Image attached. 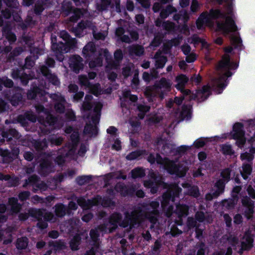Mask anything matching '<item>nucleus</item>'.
Wrapping results in <instances>:
<instances>
[{
    "mask_svg": "<svg viewBox=\"0 0 255 255\" xmlns=\"http://www.w3.org/2000/svg\"><path fill=\"white\" fill-rule=\"evenodd\" d=\"M83 58L79 55H73L69 59V67L75 73L78 74L84 68Z\"/></svg>",
    "mask_w": 255,
    "mask_h": 255,
    "instance_id": "obj_13",
    "label": "nucleus"
},
{
    "mask_svg": "<svg viewBox=\"0 0 255 255\" xmlns=\"http://www.w3.org/2000/svg\"><path fill=\"white\" fill-rule=\"evenodd\" d=\"M2 34L7 40L9 44H13L16 40V37L14 33L12 32L10 24H6L2 28Z\"/></svg>",
    "mask_w": 255,
    "mask_h": 255,
    "instance_id": "obj_16",
    "label": "nucleus"
},
{
    "mask_svg": "<svg viewBox=\"0 0 255 255\" xmlns=\"http://www.w3.org/2000/svg\"><path fill=\"white\" fill-rule=\"evenodd\" d=\"M224 180H218L215 183V186L216 190L215 191V196H219L225 191L226 183Z\"/></svg>",
    "mask_w": 255,
    "mask_h": 255,
    "instance_id": "obj_45",
    "label": "nucleus"
},
{
    "mask_svg": "<svg viewBox=\"0 0 255 255\" xmlns=\"http://www.w3.org/2000/svg\"><path fill=\"white\" fill-rule=\"evenodd\" d=\"M218 67L219 68L225 71L223 76L218 79V88L220 91L219 92V93H221L227 86L226 83V79L231 77L233 75L231 70L237 69L239 67V64L237 63L231 62L230 56L226 55L222 57L221 61L219 63Z\"/></svg>",
    "mask_w": 255,
    "mask_h": 255,
    "instance_id": "obj_3",
    "label": "nucleus"
},
{
    "mask_svg": "<svg viewBox=\"0 0 255 255\" xmlns=\"http://www.w3.org/2000/svg\"><path fill=\"white\" fill-rule=\"evenodd\" d=\"M51 50L56 56V59L60 62H62L64 58V55L65 54V52L63 51L64 47L63 42L61 41L58 42L56 36L51 35Z\"/></svg>",
    "mask_w": 255,
    "mask_h": 255,
    "instance_id": "obj_8",
    "label": "nucleus"
},
{
    "mask_svg": "<svg viewBox=\"0 0 255 255\" xmlns=\"http://www.w3.org/2000/svg\"><path fill=\"white\" fill-rule=\"evenodd\" d=\"M175 81L177 84H175V88L177 90H182L185 88L186 84L189 81V78L183 74H180L175 77Z\"/></svg>",
    "mask_w": 255,
    "mask_h": 255,
    "instance_id": "obj_24",
    "label": "nucleus"
},
{
    "mask_svg": "<svg viewBox=\"0 0 255 255\" xmlns=\"http://www.w3.org/2000/svg\"><path fill=\"white\" fill-rule=\"evenodd\" d=\"M19 42L21 44L30 47L34 44V38L32 36L23 33L19 39Z\"/></svg>",
    "mask_w": 255,
    "mask_h": 255,
    "instance_id": "obj_35",
    "label": "nucleus"
},
{
    "mask_svg": "<svg viewBox=\"0 0 255 255\" xmlns=\"http://www.w3.org/2000/svg\"><path fill=\"white\" fill-rule=\"evenodd\" d=\"M28 243V238L26 237H22L16 240L15 246L16 249L19 250H25L27 248Z\"/></svg>",
    "mask_w": 255,
    "mask_h": 255,
    "instance_id": "obj_38",
    "label": "nucleus"
},
{
    "mask_svg": "<svg viewBox=\"0 0 255 255\" xmlns=\"http://www.w3.org/2000/svg\"><path fill=\"white\" fill-rule=\"evenodd\" d=\"M130 53L135 55L136 56H141L144 54L143 47L140 45L136 44L132 46L129 49Z\"/></svg>",
    "mask_w": 255,
    "mask_h": 255,
    "instance_id": "obj_47",
    "label": "nucleus"
},
{
    "mask_svg": "<svg viewBox=\"0 0 255 255\" xmlns=\"http://www.w3.org/2000/svg\"><path fill=\"white\" fill-rule=\"evenodd\" d=\"M49 247H52L55 252L62 251L66 248L65 243L62 240H50L48 243Z\"/></svg>",
    "mask_w": 255,
    "mask_h": 255,
    "instance_id": "obj_29",
    "label": "nucleus"
},
{
    "mask_svg": "<svg viewBox=\"0 0 255 255\" xmlns=\"http://www.w3.org/2000/svg\"><path fill=\"white\" fill-rule=\"evenodd\" d=\"M171 84L168 80L165 78H161L158 81H156L152 86H147L145 89L144 95L148 100H152L156 96V91L162 89L170 90Z\"/></svg>",
    "mask_w": 255,
    "mask_h": 255,
    "instance_id": "obj_6",
    "label": "nucleus"
},
{
    "mask_svg": "<svg viewBox=\"0 0 255 255\" xmlns=\"http://www.w3.org/2000/svg\"><path fill=\"white\" fill-rule=\"evenodd\" d=\"M52 155L51 152H41L35 159V162L38 163L37 172L41 176L46 177L53 171Z\"/></svg>",
    "mask_w": 255,
    "mask_h": 255,
    "instance_id": "obj_4",
    "label": "nucleus"
},
{
    "mask_svg": "<svg viewBox=\"0 0 255 255\" xmlns=\"http://www.w3.org/2000/svg\"><path fill=\"white\" fill-rule=\"evenodd\" d=\"M48 141L50 144V146H60L63 141V137L52 135L48 137Z\"/></svg>",
    "mask_w": 255,
    "mask_h": 255,
    "instance_id": "obj_46",
    "label": "nucleus"
},
{
    "mask_svg": "<svg viewBox=\"0 0 255 255\" xmlns=\"http://www.w3.org/2000/svg\"><path fill=\"white\" fill-rule=\"evenodd\" d=\"M96 51V48L95 44L92 42H90L84 47L82 50V54L83 56L86 58L87 60H89L92 58Z\"/></svg>",
    "mask_w": 255,
    "mask_h": 255,
    "instance_id": "obj_18",
    "label": "nucleus"
},
{
    "mask_svg": "<svg viewBox=\"0 0 255 255\" xmlns=\"http://www.w3.org/2000/svg\"><path fill=\"white\" fill-rule=\"evenodd\" d=\"M191 107L188 105H183L181 114L182 116L189 118L191 117Z\"/></svg>",
    "mask_w": 255,
    "mask_h": 255,
    "instance_id": "obj_57",
    "label": "nucleus"
},
{
    "mask_svg": "<svg viewBox=\"0 0 255 255\" xmlns=\"http://www.w3.org/2000/svg\"><path fill=\"white\" fill-rule=\"evenodd\" d=\"M164 37V34L162 33H157L150 45L154 47L159 46L162 42V39Z\"/></svg>",
    "mask_w": 255,
    "mask_h": 255,
    "instance_id": "obj_48",
    "label": "nucleus"
},
{
    "mask_svg": "<svg viewBox=\"0 0 255 255\" xmlns=\"http://www.w3.org/2000/svg\"><path fill=\"white\" fill-rule=\"evenodd\" d=\"M84 132L85 134L96 136L98 134V127L89 122L85 125Z\"/></svg>",
    "mask_w": 255,
    "mask_h": 255,
    "instance_id": "obj_39",
    "label": "nucleus"
},
{
    "mask_svg": "<svg viewBox=\"0 0 255 255\" xmlns=\"http://www.w3.org/2000/svg\"><path fill=\"white\" fill-rule=\"evenodd\" d=\"M141 217V211L136 210H134L131 212L126 211L124 213L123 220L121 213L115 212L109 217L108 222L99 225L98 228L100 231L106 232L109 230L111 233L118 228V224L124 228L128 227L129 225L134 227L140 223Z\"/></svg>",
    "mask_w": 255,
    "mask_h": 255,
    "instance_id": "obj_2",
    "label": "nucleus"
},
{
    "mask_svg": "<svg viewBox=\"0 0 255 255\" xmlns=\"http://www.w3.org/2000/svg\"><path fill=\"white\" fill-rule=\"evenodd\" d=\"M176 8L171 5L166 6L165 9H161L159 13L160 18L165 19L171 13L176 12Z\"/></svg>",
    "mask_w": 255,
    "mask_h": 255,
    "instance_id": "obj_36",
    "label": "nucleus"
},
{
    "mask_svg": "<svg viewBox=\"0 0 255 255\" xmlns=\"http://www.w3.org/2000/svg\"><path fill=\"white\" fill-rule=\"evenodd\" d=\"M181 191L182 189L180 187L176 186L171 190H168L166 193L167 194L170 195V197L174 201L175 198L179 197Z\"/></svg>",
    "mask_w": 255,
    "mask_h": 255,
    "instance_id": "obj_53",
    "label": "nucleus"
},
{
    "mask_svg": "<svg viewBox=\"0 0 255 255\" xmlns=\"http://www.w3.org/2000/svg\"><path fill=\"white\" fill-rule=\"evenodd\" d=\"M178 91H180L181 92V93H182L183 96L182 97H184V96H189V99L190 100H195L196 98V94H194L193 93H192V91H191V90H189V89H185V88H183V89L182 90H177Z\"/></svg>",
    "mask_w": 255,
    "mask_h": 255,
    "instance_id": "obj_59",
    "label": "nucleus"
},
{
    "mask_svg": "<svg viewBox=\"0 0 255 255\" xmlns=\"http://www.w3.org/2000/svg\"><path fill=\"white\" fill-rule=\"evenodd\" d=\"M219 18L225 19L226 22H218L217 27L219 31L228 34L231 31L235 32L238 30V26L234 20L219 9L211 8L209 12L204 11L199 15L196 20V26L198 29H201L205 23H209L211 20H217Z\"/></svg>",
    "mask_w": 255,
    "mask_h": 255,
    "instance_id": "obj_1",
    "label": "nucleus"
},
{
    "mask_svg": "<svg viewBox=\"0 0 255 255\" xmlns=\"http://www.w3.org/2000/svg\"><path fill=\"white\" fill-rule=\"evenodd\" d=\"M221 151L224 155H231L234 153L232 147L230 144H222L221 146Z\"/></svg>",
    "mask_w": 255,
    "mask_h": 255,
    "instance_id": "obj_58",
    "label": "nucleus"
},
{
    "mask_svg": "<svg viewBox=\"0 0 255 255\" xmlns=\"http://www.w3.org/2000/svg\"><path fill=\"white\" fill-rule=\"evenodd\" d=\"M146 152L145 149H137L134 151L130 152L126 156V159L129 161H132V160H135L141 155L144 154Z\"/></svg>",
    "mask_w": 255,
    "mask_h": 255,
    "instance_id": "obj_41",
    "label": "nucleus"
},
{
    "mask_svg": "<svg viewBox=\"0 0 255 255\" xmlns=\"http://www.w3.org/2000/svg\"><path fill=\"white\" fill-rule=\"evenodd\" d=\"M7 97L10 103L13 106H17L23 102V90L16 87L11 91L9 94L7 95Z\"/></svg>",
    "mask_w": 255,
    "mask_h": 255,
    "instance_id": "obj_12",
    "label": "nucleus"
},
{
    "mask_svg": "<svg viewBox=\"0 0 255 255\" xmlns=\"http://www.w3.org/2000/svg\"><path fill=\"white\" fill-rule=\"evenodd\" d=\"M54 212L58 218H63L67 213V206L63 203H57L54 206Z\"/></svg>",
    "mask_w": 255,
    "mask_h": 255,
    "instance_id": "obj_27",
    "label": "nucleus"
},
{
    "mask_svg": "<svg viewBox=\"0 0 255 255\" xmlns=\"http://www.w3.org/2000/svg\"><path fill=\"white\" fill-rule=\"evenodd\" d=\"M239 201V196L237 194H232L231 198L225 199L222 201V206L228 210L234 209Z\"/></svg>",
    "mask_w": 255,
    "mask_h": 255,
    "instance_id": "obj_20",
    "label": "nucleus"
},
{
    "mask_svg": "<svg viewBox=\"0 0 255 255\" xmlns=\"http://www.w3.org/2000/svg\"><path fill=\"white\" fill-rule=\"evenodd\" d=\"M82 241L81 235L76 234L69 242L70 247L72 251H76L79 250V245Z\"/></svg>",
    "mask_w": 255,
    "mask_h": 255,
    "instance_id": "obj_28",
    "label": "nucleus"
},
{
    "mask_svg": "<svg viewBox=\"0 0 255 255\" xmlns=\"http://www.w3.org/2000/svg\"><path fill=\"white\" fill-rule=\"evenodd\" d=\"M189 208L188 205L184 204H180L176 205L175 210L174 212L177 215L179 218H183L186 217L189 214Z\"/></svg>",
    "mask_w": 255,
    "mask_h": 255,
    "instance_id": "obj_26",
    "label": "nucleus"
},
{
    "mask_svg": "<svg viewBox=\"0 0 255 255\" xmlns=\"http://www.w3.org/2000/svg\"><path fill=\"white\" fill-rule=\"evenodd\" d=\"M61 11L64 16H68L72 14L69 17V21L75 22L80 19L83 15L82 10L80 8L74 7L71 1H64L61 4Z\"/></svg>",
    "mask_w": 255,
    "mask_h": 255,
    "instance_id": "obj_5",
    "label": "nucleus"
},
{
    "mask_svg": "<svg viewBox=\"0 0 255 255\" xmlns=\"http://www.w3.org/2000/svg\"><path fill=\"white\" fill-rule=\"evenodd\" d=\"M14 85L13 81L11 79L8 78L6 76H3L0 78V91H1L3 87L7 88H11Z\"/></svg>",
    "mask_w": 255,
    "mask_h": 255,
    "instance_id": "obj_44",
    "label": "nucleus"
},
{
    "mask_svg": "<svg viewBox=\"0 0 255 255\" xmlns=\"http://www.w3.org/2000/svg\"><path fill=\"white\" fill-rule=\"evenodd\" d=\"M93 25L92 22L88 20H82L79 22L76 26L73 28V31L76 37H81L83 36V30L86 28H90Z\"/></svg>",
    "mask_w": 255,
    "mask_h": 255,
    "instance_id": "obj_15",
    "label": "nucleus"
},
{
    "mask_svg": "<svg viewBox=\"0 0 255 255\" xmlns=\"http://www.w3.org/2000/svg\"><path fill=\"white\" fill-rule=\"evenodd\" d=\"M18 154V150L17 149L14 150L12 152L8 149H3L0 148V156L3 158V161L9 162L12 161L13 156H17Z\"/></svg>",
    "mask_w": 255,
    "mask_h": 255,
    "instance_id": "obj_21",
    "label": "nucleus"
},
{
    "mask_svg": "<svg viewBox=\"0 0 255 255\" xmlns=\"http://www.w3.org/2000/svg\"><path fill=\"white\" fill-rule=\"evenodd\" d=\"M46 3V2H42L40 0L37 1L34 5V13L37 15H41L42 12L45 9L44 5Z\"/></svg>",
    "mask_w": 255,
    "mask_h": 255,
    "instance_id": "obj_50",
    "label": "nucleus"
},
{
    "mask_svg": "<svg viewBox=\"0 0 255 255\" xmlns=\"http://www.w3.org/2000/svg\"><path fill=\"white\" fill-rule=\"evenodd\" d=\"M244 125L241 123H236L233 126V132H231L232 138L236 140V145L240 148L244 147L246 138L245 136Z\"/></svg>",
    "mask_w": 255,
    "mask_h": 255,
    "instance_id": "obj_7",
    "label": "nucleus"
},
{
    "mask_svg": "<svg viewBox=\"0 0 255 255\" xmlns=\"http://www.w3.org/2000/svg\"><path fill=\"white\" fill-rule=\"evenodd\" d=\"M66 103H55L54 105V109L56 113L59 114H63L65 110V104Z\"/></svg>",
    "mask_w": 255,
    "mask_h": 255,
    "instance_id": "obj_60",
    "label": "nucleus"
},
{
    "mask_svg": "<svg viewBox=\"0 0 255 255\" xmlns=\"http://www.w3.org/2000/svg\"><path fill=\"white\" fill-rule=\"evenodd\" d=\"M41 74L48 80L49 83L55 86H59L60 82L57 75L52 74L51 70L46 66H41L39 68Z\"/></svg>",
    "mask_w": 255,
    "mask_h": 255,
    "instance_id": "obj_14",
    "label": "nucleus"
},
{
    "mask_svg": "<svg viewBox=\"0 0 255 255\" xmlns=\"http://www.w3.org/2000/svg\"><path fill=\"white\" fill-rule=\"evenodd\" d=\"M242 168V170H240L242 177L245 180H248L253 172L252 163H243Z\"/></svg>",
    "mask_w": 255,
    "mask_h": 255,
    "instance_id": "obj_23",
    "label": "nucleus"
},
{
    "mask_svg": "<svg viewBox=\"0 0 255 255\" xmlns=\"http://www.w3.org/2000/svg\"><path fill=\"white\" fill-rule=\"evenodd\" d=\"M242 205L245 207L244 216L248 220L252 219L254 213L255 201L247 195L243 197L241 200Z\"/></svg>",
    "mask_w": 255,
    "mask_h": 255,
    "instance_id": "obj_10",
    "label": "nucleus"
},
{
    "mask_svg": "<svg viewBox=\"0 0 255 255\" xmlns=\"http://www.w3.org/2000/svg\"><path fill=\"white\" fill-rule=\"evenodd\" d=\"M70 149L68 150L66 146L62 147L58 150V155L56 157L55 162L59 165L62 166L65 162V158L69 156Z\"/></svg>",
    "mask_w": 255,
    "mask_h": 255,
    "instance_id": "obj_19",
    "label": "nucleus"
},
{
    "mask_svg": "<svg viewBox=\"0 0 255 255\" xmlns=\"http://www.w3.org/2000/svg\"><path fill=\"white\" fill-rule=\"evenodd\" d=\"M79 83L81 86H84L91 89L96 90L98 88V85L90 82L89 79L85 75H81L79 76Z\"/></svg>",
    "mask_w": 255,
    "mask_h": 255,
    "instance_id": "obj_30",
    "label": "nucleus"
},
{
    "mask_svg": "<svg viewBox=\"0 0 255 255\" xmlns=\"http://www.w3.org/2000/svg\"><path fill=\"white\" fill-rule=\"evenodd\" d=\"M150 107L148 105L139 104L137 106V110L138 111L137 117L139 119L142 120L144 118L145 114L148 112Z\"/></svg>",
    "mask_w": 255,
    "mask_h": 255,
    "instance_id": "obj_43",
    "label": "nucleus"
},
{
    "mask_svg": "<svg viewBox=\"0 0 255 255\" xmlns=\"http://www.w3.org/2000/svg\"><path fill=\"white\" fill-rule=\"evenodd\" d=\"M33 146L36 151H40L47 148V141L45 138L42 140L35 139L33 142Z\"/></svg>",
    "mask_w": 255,
    "mask_h": 255,
    "instance_id": "obj_33",
    "label": "nucleus"
},
{
    "mask_svg": "<svg viewBox=\"0 0 255 255\" xmlns=\"http://www.w3.org/2000/svg\"><path fill=\"white\" fill-rule=\"evenodd\" d=\"M44 95V91L38 87H34L27 91V98L28 100H34L37 97L41 98Z\"/></svg>",
    "mask_w": 255,
    "mask_h": 255,
    "instance_id": "obj_25",
    "label": "nucleus"
},
{
    "mask_svg": "<svg viewBox=\"0 0 255 255\" xmlns=\"http://www.w3.org/2000/svg\"><path fill=\"white\" fill-rule=\"evenodd\" d=\"M231 170L229 168L223 169L221 172V177L222 179L219 180H224L225 182L228 183L231 180Z\"/></svg>",
    "mask_w": 255,
    "mask_h": 255,
    "instance_id": "obj_56",
    "label": "nucleus"
},
{
    "mask_svg": "<svg viewBox=\"0 0 255 255\" xmlns=\"http://www.w3.org/2000/svg\"><path fill=\"white\" fill-rule=\"evenodd\" d=\"M93 179V176L91 175H83L78 176L76 179L75 181L76 183L80 186L84 185L86 184H88Z\"/></svg>",
    "mask_w": 255,
    "mask_h": 255,
    "instance_id": "obj_40",
    "label": "nucleus"
},
{
    "mask_svg": "<svg viewBox=\"0 0 255 255\" xmlns=\"http://www.w3.org/2000/svg\"><path fill=\"white\" fill-rule=\"evenodd\" d=\"M1 135L2 137L6 138L8 141L11 140L12 137L15 138L19 137L18 131L14 128L3 129L1 132Z\"/></svg>",
    "mask_w": 255,
    "mask_h": 255,
    "instance_id": "obj_22",
    "label": "nucleus"
},
{
    "mask_svg": "<svg viewBox=\"0 0 255 255\" xmlns=\"http://www.w3.org/2000/svg\"><path fill=\"white\" fill-rule=\"evenodd\" d=\"M155 161L158 164L163 165L164 166V168L166 169V165L169 161H173L172 160H170L167 158H162V157L159 154L157 153L156 155V159Z\"/></svg>",
    "mask_w": 255,
    "mask_h": 255,
    "instance_id": "obj_62",
    "label": "nucleus"
},
{
    "mask_svg": "<svg viewBox=\"0 0 255 255\" xmlns=\"http://www.w3.org/2000/svg\"><path fill=\"white\" fill-rule=\"evenodd\" d=\"M166 170L172 175H176L179 177H183L188 172V168L180 164H177L174 161H169L166 165Z\"/></svg>",
    "mask_w": 255,
    "mask_h": 255,
    "instance_id": "obj_9",
    "label": "nucleus"
},
{
    "mask_svg": "<svg viewBox=\"0 0 255 255\" xmlns=\"http://www.w3.org/2000/svg\"><path fill=\"white\" fill-rule=\"evenodd\" d=\"M243 239L245 241H242L241 243H244L246 246L252 249L254 246V236L250 230L245 231Z\"/></svg>",
    "mask_w": 255,
    "mask_h": 255,
    "instance_id": "obj_32",
    "label": "nucleus"
},
{
    "mask_svg": "<svg viewBox=\"0 0 255 255\" xmlns=\"http://www.w3.org/2000/svg\"><path fill=\"white\" fill-rule=\"evenodd\" d=\"M188 194L193 197L197 198L200 196V191L197 186H192L188 190Z\"/></svg>",
    "mask_w": 255,
    "mask_h": 255,
    "instance_id": "obj_64",
    "label": "nucleus"
},
{
    "mask_svg": "<svg viewBox=\"0 0 255 255\" xmlns=\"http://www.w3.org/2000/svg\"><path fill=\"white\" fill-rule=\"evenodd\" d=\"M231 42L234 49H238L241 51L243 46L242 40L241 37H233L232 38Z\"/></svg>",
    "mask_w": 255,
    "mask_h": 255,
    "instance_id": "obj_54",
    "label": "nucleus"
},
{
    "mask_svg": "<svg viewBox=\"0 0 255 255\" xmlns=\"http://www.w3.org/2000/svg\"><path fill=\"white\" fill-rule=\"evenodd\" d=\"M44 215L43 211L40 209H32L30 211V216L37 219V220H41L44 218Z\"/></svg>",
    "mask_w": 255,
    "mask_h": 255,
    "instance_id": "obj_52",
    "label": "nucleus"
},
{
    "mask_svg": "<svg viewBox=\"0 0 255 255\" xmlns=\"http://www.w3.org/2000/svg\"><path fill=\"white\" fill-rule=\"evenodd\" d=\"M131 177L133 179L142 178L145 175L144 170L141 168H135L131 171Z\"/></svg>",
    "mask_w": 255,
    "mask_h": 255,
    "instance_id": "obj_51",
    "label": "nucleus"
},
{
    "mask_svg": "<svg viewBox=\"0 0 255 255\" xmlns=\"http://www.w3.org/2000/svg\"><path fill=\"white\" fill-rule=\"evenodd\" d=\"M38 58V49H37L36 54L31 55L30 56H27L25 59L24 66L27 69H30L35 65V62Z\"/></svg>",
    "mask_w": 255,
    "mask_h": 255,
    "instance_id": "obj_34",
    "label": "nucleus"
},
{
    "mask_svg": "<svg viewBox=\"0 0 255 255\" xmlns=\"http://www.w3.org/2000/svg\"><path fill=\"white\" fill-rule=\"evenodd\" d=\"M99 231H100V230L98 228L90 230V237H91V239L94 242H97L99 239L100 235Z\"/></svg>",
    "mask_w": 255,
    "mask_h": 255,
    "instance_id": "obj_61",
    "label": "nucleus"
},
{
    "mask_svg": "<svg viewBox=\"0 0 255 255\" xmlns=\"http://www.w3.org/2000/svg\"><path fill=\"white\" fill-rule=\"evenodd\" d=\"M110 7L114 8V3H112L111 0H101V3L98 4L97 6L98 10L103 11L107 10L108 8Z\"/></svg>",
    "mask_w": 255,
    "mask_h": 255,
    "instance_id": "obj_42",
    "label": "nucleus"
},
{
    "mask_svg": "<svg viewBox=\"0 0 255 255\" xmlns=\"http://www.w3.org/2000/svg\"><path fill=\"white\" fill-rule=\"evenodd\" d=\"M170 201L174 202L170 197V194H167L166 193L162 195V200L161 201V207L162 210H165L167 206L169 205Z\"/></svg>",
    "mask_w": 255,
    "mask_h": 255,
    "instance_id": "obj_49",
    "label": "nucleus"
},
{
    "mask_svg": "<svg viewBox=\"0 0 255 255\" xmlns=\"http://www.w3.org/2000/svg\"><path fill=\"white\" fill-rule=\"evenodd\" d=\"M60 37L64 40V47L63 51L67 53L71 49L76 47L77 40L75 38H72L70 34L65 30L60 32Z\"/></svg>",
    "mask_w": 255,
    "mask_h": 255,
    "instance_id": "obj_11",
    "label": "nucleus"
},
{
    "mask_svg": "<svg viewBox=\"0 0 255 255\" xmlns=\"http://www.w3.org/2000/svg\"><path fill=\"white\" fill-rule=\"evenodd\" d=\"M154 57L157 58L155 61V67L158 69L164 68L167 61V57L166 56H160L158 53H156Z\"/></svg>",
    "mask_w": 255,
    "mask_h": 255,
    "instance_id": "obj_37",
    "label": "nucleus"
},
{
    "mask_svg": "<svg viewBox=\"0 0 255 255\" xmlns=\"http://www.w3.org/2000/svg\"><path fill=\"white\" fill-rule=\"evenodd\" d=\"M159 215V212L158 210L146 211L144 214V218L148 220L150 223L155 224L157 221V218Z\"/></svg>",
    "mask_w": 255,
    "mask_h": 255,
    "instance_id": "obj_31",
    "label": "nucleus"
},
{
    "mask_svg": "<svg viewBox=\"0 0 255 255\" xmlns=\"http://www.w3.org/2000/svg\"><path fill=\"white\" fill-rule=\"evenodd\" d=\"M39 178L36 174L32 175L27 179H25V182L23 184V187H25L27 185L30 184L35 185L38 182Z\"/></svg>",
    "mask_w": 255,
    "mask_h": 255,
    "instance_id": "obj_55",
    "label": "nucleus"
},
{
    "mask_svg": "<svg viewBox=\"0 0 255 255\" xmlns=\"http://www.w3.org/2000/svg\"><path fill=\"white\" fill-rule=\"evenodd\" d=\"M8 205L10 206V215L13 216L19 213L22 208V205L18 202V199L15 197L8 198Z\"/></svg>",
    "mask_w": 255,
    "mask_h": 255,
    "instance_id": "obj_17",
    "label": "nucleus"
},
{
    "mask_svg": "<svg viewBox=\"0 0 255 255\" xmlns=\"http://www.w3.org/2000/svg\"><path fill=\"white\" fill-rule=\"evenodd\" d=\"M192 44H199V43H201L203 45L206 43L205 40L201 38L200 36H199L197 34H194L191 37Z\"/></svg>",
    "mask_w": 255,
    "mask_h": 255,
    "instance_id": "obj_63",
    "label": "nucleus"
}]
</instances>
